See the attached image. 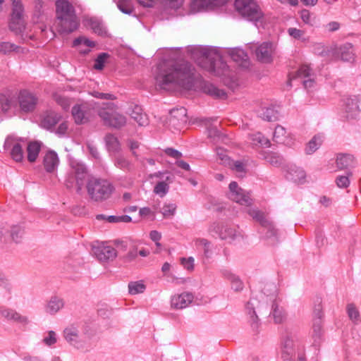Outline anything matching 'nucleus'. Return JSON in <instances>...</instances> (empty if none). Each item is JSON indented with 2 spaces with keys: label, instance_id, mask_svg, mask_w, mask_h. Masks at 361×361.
Masks as SVG:
<instances>
[{
  "label": "nucleus",
  "instance_id": "f257e3e1",
  "mask_svg": "<svg viewBox=\"0 0 361 361\" xmlns=\"http://www.w3.org/2000/svg\"><path fill=\"white\" fill-rule=\"evenodd\" d=\"M194 68L184 60H166L159 63L155 73L157 85L161 89L177 87L190 89L193 84Z\"/></svg>",
  "mask_w": 361,
  "mask_h": 361
},
{
  "label": "nucleus",
  "instance_id": "f03ea898",
  "mask_svg": "<svg viewBox=\"0 0 361 361\" xmlns=\"http://www.w3.org/2000/svg\"><path fill=\"white\" fill-rule=\"evenodd\" d=\"M80 20L74 6L67 0L56 1L55 26L60 34H70L78 30Z\"/></svg>",
  "mask_w": 361,
  "mask_h": 361
},
{
  "label": "nucleus",
  "instance_id": "7ed1b4c3",
  "mask_svg": "<svg viewBox=\"0 0 361 361\" xmlns=\"http://www.w3.org/2000/svg\"><path fill=\"white\" fill-rule=\"evenodd\" d=\"M192 59L201 68L215 75H221L226 68L220 55L212 49L198 47L192 50Z\"/></svg>",
  "mask_w": 361,
  "mask_h": 361
},
{
  "label": "nucleus",
  "instance_id": "20e7f679",
  "mask_svg": "<svg viewBox=\"0 0 361 361\" xmlns=\"http://www.w3.org/2000/svg\"><path fill=\"white\" fill-rule=\"evenodd\" d=\"M117 109V106L112 102L104 103L97 109V114L106 126L119 129L126 125L127 118Z\"/></svg>",
  "mask_w": 361,
  "mask_h": 361
},
{
  "label": "nucleus",
  "instance_id": "39448f33",
  "mask_svg": "<svg viewBox=\"0 0 361 361\" xmlns=\"http://www.w3.org/2000/svg\"><path fill=\"white\" fill-rule=\"evenodd\" d=\"M236 11L245 19L252 22L258 26L264 20V13L257 3L254 0H235L234 3Z\"/></svg>",
  "mask_w": 361,
  "mask_h": 361
},
{
  "label": "nucleus",
  "instance_id": "423d86ee",
  "mask_svg": "<svg viewBox=\"0 0 361 361\" xmlns=\"http://www.w3.org/2000/svg\"><path fill=\"white\" fill-rule=\"evenodd\" d=\"M87 190L92 200L102 202L110 197L114 187L106 179L91 178L87 181Z\"/></svg>",
  "mask_w": 361,
  "mask_h": 361
},
{
  "label": "nucleus",
  "instance_id": "0eeeda50",
  "mask_svg": "<svg viewBox=\"0 0 361 361\" xmlns=\"http://www.w3.org/2000/svg\"><path fill=\"white\" fill-rule=\"evenodd\" d=\"M71 169L66 178V185L68 188H73L75 183L77 192H80L87 176V170L85 166L77 161H71Z\"/></svg>",
  "mask_w": 361,
  "mask_h": 361
},
{
  "label": "nucleus",
  "instance_id": "6e6552de",
  "mask_svg": "<svg viewBox=\"0 0 361 361\" xmlns=\"http://www.w3.org/2000/svg\"><path fill=\"white\" fill-rule=\"evenodd\" d=\"M71 114L75 123L82 125L88 123L93 117L94 108L91 104L87 102L76 104L73 106Z\"/></svg>",
  "mask_w": 361,
  "mask_h": 361
},
{
  "label": "nucleus",
  "instance_id": "1a4fd4ad",
  "mask_svg": "<svg viewBox=\"0 0 361 361\" xmlns=\"http://www.w3.org/2000/svg\"><path fill=\"white\" fill-rule=\"evenodd\" d=\"M9 27L16 34H20L25 30L23 18V6L20 0H13L12 3V13Z\"/></svg>",
  "mask_w": 361,
  "mask_h": 361
},
{
  "label": "nucleus",
  "instance_id": "9d476101",
  "mask_svg": "<svg viewBox=\"0 0 361 361\" xmlns=\"http://www.w3.org/2000/svg\"><path fill=\"white\" fill-rule=\"evenodd\" d=\"M229 197L233 201L245 207H250L253 203L251 192L240 188L235 181L229 184Z\"/></svg>",
  "mask_w": 361,
  "mask_h": 361
},
{
  "label": "nucleus",
  "instance_id": "9b49d317",
  "mask_svg": "<svg viewBox=\"0 0 361 361\" xmlns=\"http://www.w3.org/2000/svg\"><path fill=\"white\" fill-rule=\"evenodd\" d=\"M25 140L22 137L16 136H8L6 137L4 147L5 149H9L12 159L17 161H22L24 157L23 145Z\"/></svg>",
  "mask_w": 361,
  "mask_h": 361
},
{
  "label": "nucleus",
  "instance_id": "f8f14e48",
  "mask_svg": "<svg viewBox=\"0 0 361 361\" xmlns=\"http://www.w3.org/2000/svg\"><path fill=\"white\" fill-rule=\"evenodd\" d=\"M0 315L6 321L16 323L23 327L30 322L27 317L22 315L14 309L6 307H0Z\"/></svg>",
  "mask_w": 361,
  "mask_h": 361
},
{
  "label": "nucleus",
  "instance_id": "ddd939ff",
  "mask_svg": "<svg viewBox=\"0 0 361 361\" xmlns=\"http://www.w3.org/2000/svg\"><path fill=\"white\" fill-rule=\"evenodd\" d=\"M18 101L21 111L27 113L34 111L38 99L32 93L24 90L20 92Z\"/></svg>",
  "mask_w": 361,
  "mask_h": 361
},
{
  "label": "nucleus",
  "instance_id": "4468645a",
  "mask_svg": "<svg viewBox=\"0 0 361 361\" xmlns=\"http://www.w3.org/2000/svg\"><path fill=\"white\" fill-rule=\"evenodd\" d=\"M209 232L219 233V238L222 240H234L238 235V232L235 227L228 225L220 227L217 224L211 225L209 228Z\"/></svg>",
  "mask_w": 361,
  "mask_h": 361
},
{
  "label": "nucleus",
  "instance_id": "2eb2a0df",
  "mask_svg": "<svg viewBox=\"0 0 361 361\" xmlns=\"http://www.w3.org/2000/svg\"><path fill=\"white\" fill-rule=\"evenodd\" d=\"M93 252L97 258L101 262L113 260L117 256L115 248L105 244L94 247Z\"/></svg>",
  "mask_w": 361,
  "mask_h": 361
},
{
  "label": "nucleus",
  "instance_id": "dca6fc26",
  "mask_svg": "<svg viewBox=\"0 0 361 361\" xmlns=\"http://www.w3.org/2000/svg\"><path fill=\"white\" fill-rule=\"evenodd\" d=\"M170 125L175 128H178L187 123V110L184 107L173 109L170 111L169 118Z\"/></svg>",
  "mask_w": 361,
  "mask_h": 361
},
{
  "label": "nucleus",
  "instance_id": "f3484780",
  "mask_svg": "<svg viewBox=\"0 0 361 361\" xmlns=\"http://www.w3.org/2000/svg\"><path fill=\"white\" fill-rule=\"evenodd\" d=\"M273 52V45L269 42H263L255 50L257 59L262 63H270L272 61Z\"/></svg>",
  "mask_w": 361,
  "mask_h": 361
},
{
  "label": "nucleus",
  "instance_id": "a211bd4d",
  "mask_svg": "<svg viewBox=\"0 0 361 361\" xmlns=\"http://www.w3.org/2000/svg\"><path fill=\"white\" fill-rule=\"evenodd\" d=\"M361 111V95L348 98L345 102V112L348 118H355Z\"/></svg>",
  "mask_w": 361,
  "mask_h": 361
},
{
  "label": "nucleus",
  "instance_id": "6ab92c4d",
  "mask_svg": "<svg viewBox=\"0 0 361 361\" xmlns=\"http://www.w3.org/2000/svg\"><path fill=\"white\" fill-rule=\"evenodd\" d=\"M247 213L251 216L255 221L260 223V224L267 228L271 235L276 234V230L273 226L272 223L270 222L265 216L264 214L257 209H250L247 211Z\"/></svg>",
  "mask_w": 361,
  "mask_h": 361
},
{
  "label": "nucleus",
  "instance_id": "aec40b11",
  "mask_svg": "<svg viewBox=\"0 0 361 361\" xmlns=\"http://www.w3.org/2000/svg\"><path fill=\"white\" fill-rule=\"evenodd\" d=\"M194 296L191 293H183L171 298V306L176 309L188 307L193 300Z\"/></svg>",
  "mask_w": 361,
  "mask_h": 361
},
{
  "label": "nucleus",
  "instance_id": "412c9836",
  "mask_svg": "<svg viewBox=\"0 0 361 361\" xmlns=\"http://www.w3.org/2000/svg\"><path fill=\"white\" fill-rule=\"evenodd\" d=\"M259 301L257 298H252L246 305V310L250 317V322L253 329L259 326V319L256 314L255 309L259 308Z\"/></svg>",
  "mask_w": 361,
  "mask_h": 361
},
{
  "label": "nucleus",
  "instance_id": "4be33fe9",
  "mask_svg": "<svg viewBox=\"0 0 361 361\" xmlns=\"http://www.w3.org/2000/svg\"><path fill=\"white\" fill-rule=\"evenodd\" d=\"M311 69L307 65L302 66L296 72V78L304 79L302 84L306 89L312 88L314 85V80L311 78Z\"/></svg>",
  "mask_w": 361,
  "mask_h": 361
},
{
  "label": "nucleus",
  "instance_id": "5701e85b",
  "mask_svg": "<svg viewBox=\"0 0 361 361\" xmlns=\"http://www.w3.org/2000/svg\"><path fill=\"white\" fill-rule=\"evenodd\" d=\"M59 159L57 154L54 151L47 152L43 159V165L47 172L51 173L58 167Z\"/></svg>",
  "mask_w": 361,
  "mask_h": 361
},
{
  "label": "nucleus",
  "instance_id": "b1692460",
  "mask_svg": "<svg viewBox=\"0 0 361 361\" xmlns=\"http://www.w3.org/2000/svg\"><path fill=\"white\" fill-rule=\"evenodd\" d=\"M128 114L140 126H145L149 123L147 116L143 112L142 109L134 105L128 112Z\"/></svg>",
  "mask_w": 361,
  "mask_h": 361
},
{
  "label": "nucleus",
  "instance_id": "393cba45",
  "mask_svg": "<svg viewBox=\"0 0 361 361\" xmlns=\"http://www.w3.org/2000/svg\"><path fill=\"white\" fill-rule=\"evenodd\" d=\"M269 315L276 324L283 323L287 318L285 310L276 301H273Z\"/></svg>",
  "mask_w": 361,
  "mask_h": 361
},
{
  "label": "nucleus",
  "instance_id": "a878e982",
  "mask_svg": "<svg viewBox=\"0 0 361 361\" xmlns=\"http://www.w3.org/2000/svg\"><path fill=\"white\" fill-rule=\"evenodd\" d=\"M231 59L235 61L239 66L247 67L249 65L248 56L246 52L239 48H233L228 51Z\"/></svg>",
  "mask_w": 361,
  "mask_h": 361
},
{
  "label": "nucleus",
  "instance_id": "bb28decb",
  "mask_svg": "<svg viewBox=\"0 0 361 361\" xmlns=\"http://www.w3.org/2000/svg\"><path fill=\"white\" fill-rule=\"evenodd\" d=\"M202 90L203 92L216 99H225L226 97V93L224 90L219 89L213 84L207 82L202 83Z\"/></svg>",
  "mask_w": 361,
  "mask_h": 361
},
{
  "label": "nucleus",
  "instance_id": "cd10ccee",
  "mask_svg": "<svg viewBox=\"0 0 361 361\" xmlns=\"http://www.w3.org/2000/svg\"><path fill=\"white\" fill-rule=\"evenodd\" d=\"M286 178L295 183H300L305 178V172L301 168L292 165L288 170Z\"/></svg>",
  "mask_w": 361,
  "mask_h": 361
},
{
  "label": "nucleus",
  "instance_id": "c85d7f7f",
  "mask_svg": "<svg viewBox=\"0 0 361 361\" xmlns=\"http://www.w3.org/2000/svg\"><path fill=\"white\" fill-rule=\"evenodd\" d=\"M336 162L338 169H348L354 166V157L350 154H339L337 155Z\"/></svg>",
  "mask_w": 361,
  "mask_h": 361
},
{
  "label": "nucleus",
  "instance_id": "c756f323",
  "mask_svg": "<svg viewBox=\"0 0 361 361\" xmlns=\"http://www.w3.org/2000/svg\"><path fill=\"white\" fill-rule=\"evenodd\" d=\"M61 118V116L54 111L48 112L44 116L41 125L44 128L47 130L51 129L57 123L59 122Z\"/></svg>",
  "mask_w": 361,
  "mask_h": 361
},
{
  "label": "nucleus",
  "instance_id": "7c9ffc66",
  "mask_svg": "<svg viewBox=\"0 0 361 361\" xmlns=\"http://www.w3.org/2000/svg\"><path fill=\"white\" fill-rule=\"evenodd\" d=\"M63 305L64 302L63 299L57 296H53L50 298L46 306V311L50 314H54L62 309Z\"/></svg>",
  "mask_w": 361,
  "mask_h": 361
},
{
  "label": "nucleus",
  "instance_id": "2f4dec72",
  "mask_svg": "<svg viewBox=\"0 0 361 361\" xmlns=\"http://www.w3.org/2000/svg\"><path fill=\"white\" fill-rule=\"evenodd\" d=\"M295 355L293 341L290 338H286L283 344L282 358L283 361H291Z\"/></svg>",
  "mask_w": 361,
  "mask_h": 361
},
{
  "label": "nucleus",
  "instance_id": "473e14b6",
  "mask_svg": "<svg viewBox=\"0 0 361 361\" xmlns=\"http://www.w3.org/2000/svg\"><path fill=\"white\" fill-rule=\"evenodd\" d=\"M41 150V143L37 141H33L28 143L27 146V160L32 163L38 157Z\"/></svg>",
  "mask_w": 361,
  "mask_h": 361
},
{
  "label": "nucleus",
  "instance_id": "72a5a7b5",
  "mask_svg": "<svg viewBox=\"0 0 361 361\" xmlns=\"http://www.w3.org/2000/svg\"><path fill=\"white\" fill-rule=\"evenodd\" d=\"M222 273L224 276L231 281L232 289L235 291L243 290V283L237 276L228 270H224Z\"/></svg>",
  "mask_w": 361,
  "mask_h": 361
},
{
  "label": "nucleus",
  "instance_id": "f704fd0d",
  "mask_svg": "<svg viewBox=\"0 0 361 361\" xmlns=\"http://www.w3.org/2000/svg\"><path fill=\"white\" fill-rule=\"evenodd\" d=\"M65 339L71 345L78 347L79 335L78 331L74 327L66 328L63 331Z\"/></svg>",
  "mask_w": 361,
  "mask_h": 361
},
{
  "label": "nucleus",
  "instance_id": "c9c22d12",
  "mask_svg": "<svg viewBox=\"0 0 361 361\" xmlns=\"http://www.w3.org/2000/svg\"><path fill=\"white\" fill-rule=\"evenodd\" d=\"M353 47L350 44H345L338 49L337 53L344 61H351L354 59Z\"/></svg>",
  "mask_w": 361,
  "mask_h": 361
},
{
  "label": "nucleus",
  "instance_id": "e433bc0d",
  "mask_svg": "<svg viewBox=\"0 0 361 361\" xmlns=\"http://www.w3.org/2000/svg\"><path fill=\"white\" fill-rule=\"evenodd\" d=\"M114 165L125 171H131L133 170V164L123 155H118L115 158Z\"/></svg>",
  "mask_w": 361,
  "mask_h": 361
},
{
  "label": "nucleus",
  "instance_id": "4c0bfd02",
  "mask_svg": "<svg viewBox=\"0 0 361 361\" xmlns=\"http://www.w3.org/2000/svg\"><path fill=\"white\" fill-rule=\"evenodd\" d=\"M194 1L198 6L206 9H212L226 3V0H194Z\"/></svg>",
  "mask_w": 361,
  "mask_h": 361
},
{
  "label": "nucleus",
  "instance_id": "58836bf2",
  "mask_svg": "<svg viewBox=\"0 0 361 361\" xmlns=\"http://www.w3.org/2000/svg\"><path fill=\"white\" fill-rule=\"evenodd\" d=\"M322 137L320 135H317L308 142L305 152L308 154L314 153L322 145Z\"/></svg>",
  "mask_w": 361,
  "mask_h": 361
},
{
  "label": "nucleus",
  "instance_id": "ea45409f",
  "mask_svg": "<svg viewBox=\"0 0 361 361\" xmlns=\"http://www.w3.org/2000/svg\"><path fill=\"white\" fill-rule=\"evenodd\" d=\"M104 140L109 151L116 152L119 149V142L114 135L107 134Z\"/></svg>",
  "mask_w": 361,
  "mask_h": 361
},
{
  "label": "nucleus",
  "instance_id": "a19ab883",
  "mask_svg": "<svg viewBox=\"0 0 361 361\" xmlns=\"http://www.w3.org/2000/svg\"><path fill=\"white\" fill-rule=\"evenodd\" d=\"M24 234L25 231L21 226L14 225L11 228L10 235L12 240L16 243H20Z\"/></svg>",
  "mask_w": 361,
  "mask_h": 361
},
{
  "label": "nucleus",
  "instance_id": "79ce46f5",
  "mask_svg": "<svg viewBox=\"0 0 361 361\" xmlns=\"http://www.w3.org/2000/svg\"><path fill=\"white\" fill-rule=\"evenodd\" d=\"M145 288V285L142 281L130 282L128 284V290L131 295L142 293Z\"/></svg>",
  "mask_w": 361,
  "mask_h": 361
},
{
  "label": "nucleus",
  "instance_id": "37998d69",
  "mask_svg": "<svg viewBox=\"0 0 361 361\" xmlns=\"http://www.w3.org/2000/svg\"><path fill=\"white\" fill-rule=\"evenodd\" d=\"M286 137V129L281 126H278L275 128L273 139L277 143H283L285 141Z\"/></svg>",
  "mask_w": 361,
  "mask_h": 361
},
{
  "label": "nucleus",
  "instance_id": "c03bdc74",
  "mask_svg": "<svg viewBox=\"0 0 361 361\" xmlns=\"http://www.w3.org/2000/svg\"><path fill=\"white\" fill-rule=\"evenodd\" d=\"M0 107L4 112L8 111L13 106H16V102L12 99L3 94H0Z\"/></svg>",
  "mask_w": 361,
  "mask_h": 361
},
{
  "label": "nucleus",
  "instance_id": "a18cd8bd",
  "mask_svg": "<svg viewBox=\"0 0 361 361\" xmlns=\"http://www.w3.org/2000/svg\"><path fill=\"white\" fill-rule=\"evenodd\" d=\"M288 33L295 39L300 40L303 42L308 41V38L305 37V31L302 30L295 27H290L288 29Z\"/></svg>",
  "mask_w": 361,
  "mask_h": 361
},
{
  "label": "nucleus",
  "instance_id": "49530a36",
  "mask_svg": "<svg viewBox=\"0 0 361 361\" xmlns=\"http://www.w3.org/2000/svg\"><path fill=\"white\" fill-rule=\"evenodd\" d=\"M0 287L4 288L5 292L8 294H10L12 290V285L6 276V274L3 272V271L0 269Z\"/></svg>",
  "mask_w": 361,
  "mask_h": 361
},
{
  "label": "nucleus",
  "instance_id": "de8ad7c7",
  "mask_svg": "<svg viewBox=\"0 0 361 361\" xmlns=\"http://www.w3.org/2000/svg\"><path fill=\"white\" fill-rule=\"evenodd\" d=\"M118 9L125 14H131L133 11V4L130 1L121 0L118 2Z\"/></svg>",
  "mask_w": 361,
  "mask_h": 361
},
{
  "label": "nucleus",
  "instance_id": "09e8293b",
  "mask_svg": "<svg viewBox=\"0 0 361 361\" xmlns=\"http://www.w3.org/2000/svg\"><path fill=\"white\" fill-rule=\"evenodd\" d=\"M109 58V54L107 53L99 54L95 59L94 68L101 71L104 68L106 60Z\"/></svg>",
  "mask_w": 361,
  "mask_h": 361
},
{
  "label": "nucleus",
  "instance_id": "8fccbe9b",
  "mask_svg": "<svg viewBox=\"0 0 361 361\" xmlns=\"http://www.w3.org/2000/svg\"><path fill=\"white\" fill-rule=\"evenodd\" d=\"M169 191V185L164 181L159 182L154 188V192L164 197Z\"/></svg>",
  "mask_w": 361,
  "mask_h": 361
},
{
  "label": "nucleus",
  "instance_id": "3c124183",
  "mask_svg": "<svg viewBox=\"0 0 361 361\" xmlns=\"http://www.w3.org/2000/svg\"><path fill=\"white\" fill-rule=\"evenodd\" d=\"M202 122L207 126L208 136L210 137H216L219 136V132L216 127L210 126L212 118H204L201 119Z\"/></svg>",
  "mask_w": 361,
  "mask_h": 361
},
{
  "label": "nucleus",
  "instance_id": "603ef678",
  "mask_svg": "<svg viewBox=\"0 0 361 361\" xmlns=\"http://www.w3.org/2000/svg\"><path fill=\"white\" fill-rule=\"evenodd\" d=\"M348 314L350 319L355 323L359 321L360 314L357 309L353 304H349L347 307Z\"/></svg>",
  "mask_w": 361,
  "mask_h": 361
},
{
  "label": "nucleus",
  "instance_id": "864d4df0",
  "mask_svg": "<svg viewBox=\"0 0 361 361\" xmlns=\"http://www.w3.org/2000/svg\"><path fill=\"white\" fill-rule=\"evenodd\" d=\"M176 210L175 204H166L164 205L161 213L165 218L173 216Z\"/></svg>",
  "mask_w": 361,
  "mask_h": 361
},
{
  "label": "nucleus",
  "instance_id": "5fc2aeb1",
  "mask_svg": "<svg viewBox=\"0 0 361 361\" xmlns=\"http://www.w3.org/2000/svg\"><path fill=\"white\" fill-rule=\"evenodd\" d=\"M80 44H84L87 47H93L95 46V43L93 41H91L85 37L75 38L73 42V47H78Z\"/></svg>",
  "mask_w": 361,
  "mask_h": 361
},
{
  "label": "nucleus",
  "instance_id": "6e6d98bb",
  "mask_svg": "<svg viewBox=\"0 0 361 361\" xmlns=\"http://www.w3.org/2000/svg\"><path fill=\"white\" fill-rule=\"evenodd\" d=\"M90 26L95 33L99 35H102L104 33H105L104 26L99 21L97 20L91 19L90 21Z\"/></svg>",
  "mask_w": 361,
  "mask_h": 361
},
{
  "label": "nucleus",
  "instance_id": "4d7b16f0",
  "mask_svg": "<svg viewBox=\"0 0 361 361\" xmlns=\"http://www.w3.org/2000/svg\"><path fill=\"white\" fill-rule=\"evenodd\" d=\"M352 173L348 172V176H340L336 178V184L338 188H345L350 185L349 176H351Z\"/></svg>",
  "mask_w": 361,
  "mask_h": 361
},
{
  "label": "nucleus",
  "instance_id": "13d9d810",
  "mask_svg": "<svg viewBox=\"0 0 361 361\" xmlns=\"http://www.w3.org/2000/svg\"><path fill=\"white\" fill-rule=\"evenodd\" d=\"M57 338L56 334L54 331H49L47 336H44L42 341L43 343L49 346H51L56 343Z\"/></svg>",
  "mask_w": 361,
  "mask_h": 361
},
{
  "label": "nucleus",
  "instance_id": "bf43d9fd",
  "mask_svg": "<svg viewBox=\"0 0 361 361\" xmlns=\"http://www.w3.org/2000/svg\"><path fill=\"white\" fill-rule=\"evenodd\" d=\"M230 166L233 170L239 173L240 176H243L245 173V166L240 161H232Z\"/></svg>",
  "mask_w": 361,
  "mask_h": 361
},
{
  "label": "nucleus",
  "instance_id": "052dcab7",
  "mask_svg": "<svg viewBox=\"0 0 361 361\" xmlns=\"http://www.w3.org/2000/svg\"><path fill=\"white\" fill-rule=\"evenodd\" d=\"M195 245L197 246H202L204 248V255L208 257L210 252L209 245L210 242L205 238H197L195 240Z\"/></svg>",
  "mask_w": 361,
  "mask_h": 361
},
{
  "label": "nucleus",
  "instance_id": "680f3d73",
  "mask_svg": "<svg viewBox=\"0 0 361 361\" xmlns=\"http://www.w3.org/2000/svg\"><path fill=\"white\" fill-rule=\"evenodd\" d=\"M55 101L59 104L64 110H68L71 106V102L67 97L56 95Z\"/></svg>",
  "mask_w": 361,
  "mask_h": 361
},
{
  "label": "nucleus",
  "instance_id": "e2e57ef3",
  "mask_svg": "<svg viewBox=\"0 0 361 361\" xmlns=\"http://www.w3.org/2000/svg\"><path fill=\"white\" fill-rule=\"evenodd\" d=\"M16 49H18V47L10 42H2L0 44V51L5 54L16 51Z\"/></svg>",
  "mask_w": 361,
  "mask_h": 361
},
{
  "label": "nucleus",
  "instance_id": "0e129e2a",
  "mask_svg": "<svg viewBox=\"0 0 361 361\" xmlns=\"http://www.w3.org/2000/svg\"><path fill=\"white\" fill-rule=\"evenodd\" d=\"M261 117L263 120L267 121H274L276 120V116L273 109H266L262 114Z\"/></svg>",
  "mask_w": 361,
  "mask_h": 361
},
{
  "label": "nucleus",
  "instance_id": "69168bd1",
  "mask_svg": "<svg viewBox=\"0 0 361 361\" xmlns=\"http://www.w3.org/2000/svg\"><path fill=\"white\" fill-rule=\"evenodd\" d=\"M194 258L189 257L188 258H181L180 263L184 268L188 271H192L194 269Z\"/></svg>",
  "mask_w": 361,
  "mask_h": 361
},
{
  "label": "nucleus",
  "instance_id": "338daca9",
  "mask_svg": "<svg viewBox=\"0 0 361 361\" xmlns=\"http://www.w3.org/2000/svg\"><path fill=\"white\" fill-rule=\"evenodd\" d=\"M267 159L268 161L274 166H279L283 162L282 157L275 153L269 154Z\"/></svg>",
  "mask_w": 361,
  "mask_h": 361
},
{
  "label": "nucleus",
  "instance_id": "774afa93",
  "mask_svg": "<svg viewBox=\"0 0 361 361\" xmlns=\"http://www.w3.org/2000/svg\"><path fill=\"white\" fill-rule=\"evenodd\" d=\"M92 95L96 98L106 99V100H114L116 99V97L109 93H102L97 91H94L92 92Z\"/></svg>",
  "mask_w": 361,
  "mask_h": 361
}]
</instances>
